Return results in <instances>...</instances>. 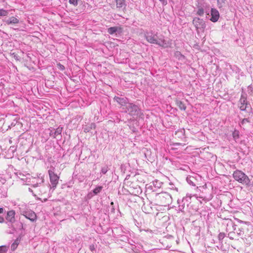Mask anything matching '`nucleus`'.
Listing matches in <instances>:
<instances>
[{
	"label": "nucleus",
	"instance_id": "9d476101",
	"mask_svg": "<svg viewBox=\"0 0 253 253\" xmlns=\"http://www.w3.org/2000/svg\"><path fill=\"white\" fill-rule=\"evenodd\" d=\"M24 216L32 221H34L37 218V215L34 211H31L27 214H24Z\"/></svg>",
	"mask_w": 253,
	"mask_h": 253
},
{
	"label": "nucleus",
	"instance_id": "6e6552de",
	"mask_svg": "<svg viewBox=\"0 0 253 253\" xmlns=\"http://www.w3.org/2000/svg\"><path fill=\"white\" fill-rule=\"evenodd\" d=\"M247 105H248V101H247V98L243 96H241V97L239 101L240 109L242 111H244L246 109Z\"/></svg>",
	"mask_w": 253,
	"mask_h": 253
},
{
	"label": "nucleus",
	"instance_id": "a878e982",
	"mask_svg": "<svg viewBox=\"0 0 253 253\" xmlns=\"http://www.w3.org/2000/svg\"><path fill=\"white\" fill-rule=\"evenodd\" d=\"M4 211V209L2 208H0V214L3 213Z\"/></svg>",
	"mask_w": 253,
	"mask_h": 253
},
{
	"label": "nucleus",
	"instance_id": "6ab92c4d",
	"mask_svg": "<svg viewBox=\"0 0 253 253\" xmlns=\"http://www.w3.org/2000/svg\"><path fill=\"white\" fill-rule=\"evenodd\" d=\"M102 186H98L96 188H95L93 191V192L94 193V194H97L98 193H99V192H100V191L102 190Z\"/></svg>",
	"mask_w": 253,
	"mask_h": 253
},
{
	"label": "nucleus",
	"instance_id": "bb28decb",
	"mask_svg": "<svg viewBox=\"0 0 253 253\" xmlns=\"http://www.w3.org/2000/svg\"><path fill=\"white\" fill-rule=\"evenodd\" d=\"M90 249L91 251H92L93 250H94V246H91L90 247Z\"/></svg>",
	"mask_w": 253,
	"mask_h": 253
},
{
	"label": "nucleus",
	"instance_id": "dca6fc26",
	"mask_svg": "<svg viewBox=\"0 0 253 253\" xmlns=\"http://www.w3.org/2000/svg\"><path fill=\"white\" fill-rule=\"evenodd\" d=\"M176 104L177 106L181 110H185L186 106L181 101H176Z\"/></svg>",
	"mask_w": 253,
	"mask_h": 253
},
{
	"label": "nucleus",
	"instance_id": "cd10ccee",
	"mask_svg": "<svg viewBox=\"0 0 253 253\" xmlns=\"http://www.w3.org/2000/svg\"><path fill=\"white\" fill-rule=\"evenodd\" d=\"M11 248H13V250H14L15 248H16V247H15V246H14V244L12 245Z\"/></svg>",
	"mask_w": 253,
	"mask_h": 253
},
{
	"label": "nucleus",
	"instance_id": "2eb2a0df",
	"mask_svg": "<svg viewBox=\"0 0 253 253\" xmlns=\"http://www.w3.org/2000/svg\"><path fill=\"white\" fill-rule=\"evenodd\" d=\"M62 131V127H58L56 129L54 132L53 134L50 133V135H52V136L54 138H56L58 135H59L61 134Z\"/></svg>",
	"mask_w": 253,
	"mask_h": 253
},
{
	"label": "nucleus",
	"instance_id": "c85d7f7f",
	"mask_svg": "<svg viewBox=\"0 0 253 253\" xmlns=\"http://www.w3.org/2000/svg\"><path fill=\"white\" fill-rule=\"evenodd\" d=\"M175 144L176 145H180V143H175Z\"/></svg>",
	"mask_w": 253,
	"mask_h": 253
},
{
	"label": "nucleus",
	"instance_id": "4468645a",
	"mask_svg": "<svg viewBox=\"0 0 253 253\" xmlns=\"http://www.w3.org/2000/svg\"><path fill=\"white\" fill-rule=\"evenodd\" d=\"M6 24L8 25L11 24H17L19 23V20L15 17H11L6 21Z\"/></svg>",
	"mask_w": 253,
	"mask_h": 253
},
{
	"label": "nucleus",
	"instance_id": "7ed1b4c3",
	"mask_svg": "<svg viewBox=\"0 0 253 253\" xmlns=\"http://www.w3.org/2000/svg\"><path fill=\"white\" fill-rule=\"evenodd\" d=\"M50 181L51 182L52 188L54 189L58 183L59 176H58L53 170L49 169L48 171Z\"/></svg>",
	"mask_w": 253,
	"mask_h": 253
},
{
	"label": "nucleus",
	"instance_id": "f03ea898",
	"mask_svg": "<svg viewBox=\"0 0 253 253\" xmlns=\"http://www.w3.org/2000/svg\"><path fill=\"white\" fill-rule=\"evenodd\" d=\"M233 177L238 182L246 185H249L251 182L249 177L240 170H235L233 173Z\"/></svg>",
	"mask_w": 253,
	"mask_h": 253
},
{
	"label": "nucleus",
	"instance_id": "20e7f679",
	"mask_svg": "<svg viewBox=\"0 0 253 253\" xmlns=\"http://www.w3.org/2000/svg\"><path fill=\"white\" fill-rule=\"evenodd\" d=\"M193 24L194 25L197 30L199 29L204 30L206 27L205 21L199 18L195 17L193 20Z\"/></svg>",
	"mask_w": 253,
	"mask_h": 253
},
{
	"label": "nucleus",
	"instance_id": "9b49d317",
	"mask_svg": "<svg viewBox=\"0 0 253 253\" xmlns=\"http://www.w3.org/2000/svg\"><path fill=\"white\" fill-rule=\"evenodd\" d=\"M184 130H178L175 131L174 138L175 139H182L184 137Z\"/></svg>",
	"mask_w": 253,
	"mask_h": 253
},
{
	"label": "nucleus",
	"instance_id": "1a4fd4ad",
	"mask_svg": "<svg viewBox=\"0 0 253 253\" xmlns=\"http://www.w3.org/2000/svg\"><path fill=\"white\" fill-rule=\"evenodd\" d=\"M117 32L122 33L123 32V28L122 27H112L108 29V33L111 35Z\"/></svg>",
	"mask_w": 253,
	"mask_h": 253
},
{
	"label": "nucleus",
	"instance_id": "f257e3e1",
	"mask_svg": "<svg viewBox=\"0 0 253 253\" xmlns=\"http://www.w3.org/2000/svg\"><path fill=\"white\" fill-rule=\"evenodd\" d=\"M145 38L149 43L156 44L164 48L170 47L171 45V42L166 41L163 36L158 38L157 35H153L152 33L147 32L145 34Z\"/></svg>",
	"mask_w": 253,
	"mask_h": 253
},
{
	"label": "nucleus",
	"instance_id": "f8f14e48",
	"mask_svg": "<svg viewBox=\"0 0 253 253\" xmlns=\"http://www.w3.org/2000/svg\"><path fill=\"white\" fill-rule=\"evenodd\" d=\"M114 100L117 102L119 104H120L121 106H125L127 105L126 103V101L124 98L118 97H115Z\"/></svg>",
	"mask_w": 253,
	"mask_h": 253
},
{
	"label": "nucleus",
	"instance_id": "4be33fe9",
	"mask_svg": "<svg viewBox=\"0 0 253 253\" xmlns=\"http://www.w3.org/2000/svg\"><path fill=\"white\" fill-rule=\"evenodd\" d=\"M204 9L202 8L198 9V10L197 12V14L198 15H200V16L203 15L204 14Z\"/></svg>",
	"mask_w": 253,
	"mask_h": 253
},
{
	"label": "nucleus",
	"instance_id": "0eeeda50",
	"mask_svg": "<svg viewBox=\"0 0 253 253\" xmlns=\"http://www.w3.org/2000/svg\"><path fill=\"white\" fill-rule=\"evenodd\" d=\"M211 21L213 22H216L218 21L219 18V13L218 11L215 8L211 9Z\"/></svg>",
	"mask_w": 253,
	"mask_h": 253
},
{
	"label": "nucleus",
	"instance_id": "a211bd4d",
	"mask_svg": "<svg viewBox=\"0 0 253 253\" xmlns=\"http://www.w3.org/2000/svg\"><path fill=\"white\" fill-rule=\"evenodd\" d=\"M8 14V12L4 9H0V16H6Z\"/></svg>",
	"mask_w": 253,
	"mask_h": 253
},
{
	"label": "nucleus",
	"instance_id": "393cba45",
	"mask_svg": "<svg viewBox=\"0 0 253 253\" xmlns=\"http://www.w3.org/2000/svg\"><path fill=\"white\" fill-rule=\"evenodd\" d=\"M4 219L3 217L0 216V223H2L4 222Z\"/></svg>",
	"mask_w": 253,
	"mask_h": 253
},
{
	"label": "nucleus",
	"instance_id": "39448f33",
	"mask_svg": "<svg viewBox=\"0 0 253 253\" xmlns=\"http://www.w3.org/2000/svg\"><path fill=\"white\" fill-rule=\"evenodd\" d=\"M15 211L14 210L8 211L5 217L6 220L10 223H14L15 221Z\"/></svg>",
	"mask_w": 253,
	"mask_h": 253
},
{
	"label": "nucleus",
	"instance_id": "f3484780",
	"mask_svg": "<svg viewBox=\"0 0 253 253\" xmlns=\"http://www.w3.org/2000/svg\"><path fill=\"white\" fill-rule=\"evenodd\" d=\"M226 0H217V4L219 8H221L225 4Z\"/></svg>",
	"mask_w": 253,
	"mask_h": 253
},
{
	"label": "nucleus",
	"instance_id": "ddd939ff",
	"mask_svg": "<svg viewBox=\"0 0 253 253\" xmlns=\"http://www.w3.org/2000/svg\"><path fill=\"white\" fill-rule=\"evenodd\" d=\"M116 3V6L117 8H120L126 7L125 0H115Z\"/></svg>",
	"mask_w": 253,
	"mask_h": 253
},
{
	"label": "nucleus",
	"instance_id": "b1692460",
	"mask_svg": "<svg viewBox=\"0 0 253 253\" xmlns=\"http://www.w3.org/2000/svg\"><path fill=\"white\" fill-rule=\"evenodd\" d=\"M57 65L59 70L63 71L65 69L64 66L63 65L61 64L60 63H58Z\"/></svg>",
	"mask_w": 253,
	"mask_h": 253
},
{
	"label": "nucleus",
	"instance_id": "423d86ee",
	"mask_svg": "<svg viewBox=\"0 0 253 253\" xmlns=\"http://www.w3.org/2000/svg\"><path fill=\"white\" fill-rule=\"evenodd\" d=\"M126 108L127 109L129 114L131 115H134L137 114L138 107L132 103H128L126 106Z\"/></svg>",
	"mask_w": 253,
	"mask_h": 253
},
{
	"label": "nucleus",
	"instance_id": "aec40b11",
	"mask_svg": "<svg viewBox=\"0 0 253 253\" xmlns=\"http://www.w3.org/2000/svg\"><path fill=\"white\" fill-rule=\"evenodd\" d=\"M7 251V248L5 246H2L0 247V253H5Z\"/></svg>",
	"mask_w": 253,
	"mask_h": 253
},
{
	"label": "nucleus",
	"instance_id": "5701e85b",
	"mask_svg": "<svg viewBox=\"0 0 253 253\" xmlns=\"http://www.w3.org/2000/svg\"><path fill=\"white\" fill-rule=\"evenodd\" d=\"M250 122L249 120L248 119H244L241 122V125L244 126L247 123H249Z\"/></svg>",
	"mask_w": 253,
	"mask_h": 253
},
{
	"label": "nucleus",
	"instance_id": "412c9836",
	"mask_svg": "<svg viewBox=\"0 0 253 253\" xmlns=\"http://www.w3.org/2000/svg\"><path fill=\"white\" fill-rule=\"evenodd\" d=\"M69 2L74 6H77L78 4V0H69Z\"/></svg>",
	"mask_w": 253,
	"mask_h": 253
}]
</instances>
